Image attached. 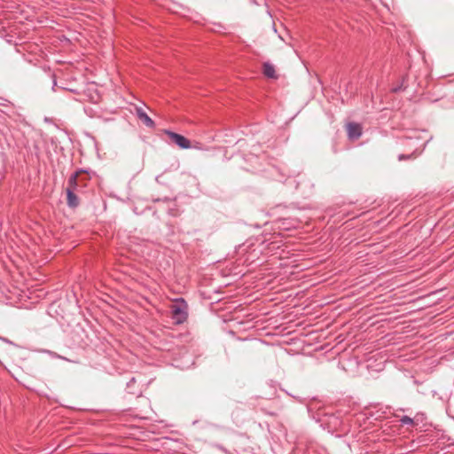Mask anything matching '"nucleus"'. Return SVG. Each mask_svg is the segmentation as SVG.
Instances as JSON below:
<instances>
[{
  "label": "nucleus",
  "mask_w": 454,
  "mask_h": 454,
  "mask_svg": "<svg viewBox=\"0 0 454 454\" xmlns=\"http://www.w3.org/2000/svg\"><path fill=\"white\" fill-rule=\"evenodd\" d=\"M399 421L402 425L414 426L413 419L410 418L409 416H403Z\"/></svg>",
  "instance_id": "0eeeda50"
},
{
  "label": "nucleus",
  "mask_w": 454,
  "mask_h": 454,
  "mask_svg": "<svg viewBox=\"0 0 454 454\" xmlns=\"http://www.w3.org/2000/svg\"><path fill=\"white\" fill-rule=\"evenodd\" d=\"M262 73L268 78H277L276 70L273 65L269 62H265L262 65Z\"/></svg>",
  "instance_id": "423d86ee"
},
{
  "label": "nucleus",
  "mask_w": 454,
  "mask_h": 454,
  "mask_svg": "<svg viewBox=\"0 0 454 454\" xmlns=\"http://www.w3.org/2000/svg\"><path fill=\"white\" fill-rule=\"evenodd\" d=\"M411 156H412V154H407V155L406 154H400L398 156V159H399V160H403L411 159Z\"/></svg>",
  "instance_id": "6e6552de"
},
{
  "label": "nucleus",
  "mask_w": 454,
  "mask_h": 454,
  "mask_svg": "<svg viewBox=\"0 0 454 454\" xmlns=\"http://www.w3.org/2000/svg\"><path fill=\"white\" fill-rule=\"evenodd\" d=\"M136 113L139 120L147 127H153V121L147 115L142 107H136Z\"/></svg>",
  "instance_id": "39448f33"
},
{
  "label": "nucleus",
  "mask_w": 454,
  "mask_h": 454,
  "mask_svg": "<svg viewBox=\"0 0 454 454\" xmlns=\"http://www.w3.org/2000/svg\"><path fill=\"white\" fill-rule=\"evenodd\" d=\"M77 178H78V173L72 176L68 180V186L66 189L67 205L70 207H76L80 203L79 199L75 194V192L77 191V185H78Z\"/></svg>",
  "instance_id": "f03ea898"
},
{
  "label": "nucleus",
  "mask_w": 454,
  "mask_h": 454,
  "mask_svg": "<svg viewBox=\"0 0 454 454\" xmlns=\"http://www.w3.org/2000/svg\"><path fill=\"white\" fill-rule=\"evenodd\" d=\"M187 305L182 301H176L169 306V314L176 324L183 323L187 317Z\"/></svg>",
  "instance_id": "f257e3e1"
},
{
  "label": "nucleus",
  "mask_w": 454,
  "mask_h": 454,
  "mask_svg": "<svg viewBox=\"0 0 454 454\" xmlns=\"http://www.w3.org/2000/svg\"><path fill=\"white\" fill-rule=\"evenodd\" d=\"M165 133L168 137L169 140L176 144L180 148L186 149L190 147V141L184 136L171 131H166Z\"/></svg>",
  "instance_id": "7ed1b4c3"
},
{
  "label": "nucleus",
  "mask_w": 454,
  "mask_h": 454,
  "mask_svg": "<svg viewBox=\"0 0 454 454\" xmlns=\"http://www.w3.org/2000/svg\"><path fill=\"white\" fill-rule=\"evenodd\" d=\"M362 126L356 122H349L347 124L348 137L351 140L358 139L362 136Z\"/></svg>",
  "instance_id": "20e7f679"
}]
</instances>
